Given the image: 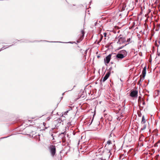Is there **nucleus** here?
Returning a JSON list of instances; mask_svg holds the SVG:
<instances>
[{"mask_svg": "<svg viewBox=\"0 0 160 160\" xmlns=\"http://www.w3.org/2000/svg\"><path fill=\"white\" fill-rule=\"evenodd\" d=\"M121 35H120L119 36H117L116 37V39H118V41L117 42L118 44H121L122 43H125L126 42V39L125 37H122Z\"/></svg>", "mask_w": 160, "mask_h": 160, "instance_id": "nucleus-1", "label": "nucleus"}, {"mask_svg": "<svg viewBox=\"0 0 160 160\" xmlns=\"http://www.w3.org/2000/svg\"><path fill=\"white\" fill-rule=\"evenodd\" d=\"M146 66H145L143 68L142 75H140V78L139 81L140 82H142V81L144 80L145 77V76L146 74Z\"/></svg>", "mask_w": 160, "mask_h": 160, "instance_id": "nucleus-2", "label": "nucleus"}, {"mask_svg": "<svg viewBox=\"0 0 160 160\" xmlns=\"http://www.w3.org/2000/svg\"><path fill=\"white\" fill-rule=\"evenodd\" d=\"M50 152L52 156H54L56 152V148L54 145H51L49 147Z\"/></svg>", "mask_w": 160, "mask_h": 160, "instance_id": "nucleus-3", "label": "nucleus"}, {"mask_svg": "<svg viewBox=\"0 0 160 160\" xmlns=\"http://www.w3.org/2000/svg\"><path fill=\"white\" fill-rule=\"evenodd\" d=\"M138 91L136 90H132L130 91V96L132 98H137L138 97Z\"/></svg>", "mask_w": 160, "mask_h": 160, "instance_id": "nucleus-4", "label": "nucleus"}, {"mask_svg": "<svg viewBox=\"0 0 160 160\" xmlns=\"http://www.w3.org/2000/svg\"><path fill=\"white\" fill-rule=\"evenodd\" d=\"M111 56L112 54H109L104 58V61L106 64H108L111 58Z\"/></svg>", "mask_w": 160, "mask_h": 160, "instance_id": "nucleus-5", "label": "nucleus"}, {"mask_svg": "<svg viewBox=\"0 0 160 160\" xmlns=\"http://www.w3.org/2000/svg\"><path fill=\"white\" fill-rule=\"evenodd\" d=\"M111 73V72H108L106 73L104 77L103 80L102 81L103 82H104L105 81H106L107 79L108 78L109 76L110 75Z\"/></svg>", "mask_w": 160, "mask_h": 160, "instance_id": "nucleus-6", "label": "nucleus"}, {"mask_svg": "<svg viewBox=\"0 0 160 160\" xmlns=\"http://www.w3.org/2000/svg\"><path fill=\"white\" fill-rule=\"evenodd\" d=\"M115 57L117 59H122L124 58L125 57L123 55L121 54L119 52L115 56Z\"/></svg>", "mask_w": 160, "mask_h": 160, "instance_id": "nucleus-7", "label": "nucleus"}, {"mask_svg": "<svg viewBox=\"0 0 160 160\" xmlns=\"http://www.w3.org/2000/svg\"><path fill=\"white\" fill-rule=\"evenodd\" d=\"M119 52L121 54L123 55L124 57H125L127 55L128 53L127 52L124 50L120 51Z\"/></svg>", "mask_w": 160, "mask_h": 160, "instance_id": "nucleus-8", "label": "nucleus"}, {"mask_svg": "<svg viewBox=\"0 0 160 160\" xmlns=\"http://www.w3.org/2000/svg\"><path fill=\"white\" fill-rule=\"evenodd\" d=\"M146 122V119L145 118L144 116L143 115L142 117L141 123L142 124H144Z\"/></svg>", "mask_w": 160, "mask_h": 160, "instance_id": "nucleus-9", "label": "nucleus"}, {"mask_svg": "<svg viewBox=\"0 0 160 160\" xmlns=\"http://www.w3.org/2000/svg\"><path fill=\"white\" fill-rule=\"evenodd\" d=\"M81 33L82 34V35L81 37L82 38L81 39V41L82 40V39H83L84 36L85 32H84V30H82L81 31Z\"/></svg>", "mask_w": 160, "mask_h": 160, "instance_id": "nucleus-10", "label": "nucleus"}, {"mask_svg": "<svg viewBox=\"0 0 160 160\" xmlns=\"http://www.w3.org/2000/svg\"><path fill=\"white\" fill-rule=\"evenodd\" d=\"M143 100V99L142 98L141 96H139L138 99V102L139 103H140Z\"/></svg>", "mask_w": 160, "mask_h": 160, "instance_id": "nucleus-11", "label": "nucleus"}, {"mask_svg": "<svg viewBox=\"0 0 160 160\" xmlns=\"http://www.w3.org/2000/svg\"><path fill=\"white\" fill-rule=\"evenodd\" d=\"M150 139L148 138V137H147L145 139V141L147 143H148L149 142Z\"/></svg>", "mask_w": 160, "mask_h": 160, "instance_id": "nucleus-12", "label": "nucleus"}, {"mask_svg": "<svg viewBox=\"0 0 160 160\" xmlns=\"http://www.w3.org/2000/svg\"><path fill=\"white\" fill-rule=\"evenodd\" d=\"M146 125L145 124H144L143 125V128H142L141 129V130H144L145 129H146Z\"/></svg>", "mask_w": 160, "mask_h": 160, "instance_id": "nucleus-13", "label": "nucleus"}, {"mask_svg": "<svg viewBox=\"0 0 160 160\" xmlns=\"http://www.w3.org/2000/svg\"><path fill=\"white\" fill-rule=\"evenodd\" d=\"M128 44H126L124 45V46H122L121 47H119L117 49V50H120V49H122V48H123L124 46H126V45H127Z\"/></svg>", "mask_w": 160, "mask_h": 160, "instance_id": "nucleus-14", "label": "nucleus"}, {"mask_svg": "<svg viewBox=\"0 0 160 160\" xmlns=\"http://www.w3.org/2000/svg\"><path fill=\"white\" fill-rule=\"evenodd\" d=\"M45 42H49L48 41H44ZM60 42V43H65V42Z\"/></svg>", "mask_w": 160, "mask_h": 160, "instance_id": "nucleus-15", "label": "nucleus"}, {"mask_svg": "<svg viewBox=\"0 0 160 160\" xmlns=\"http://www.w3.org/2000/svg\"><path fill=\"white\" fill-rule=\"evenodd\" d=\"M107 143L108 145H110V144H111V141L110 140H108L107 142Z\"/></svg>", "mask_w": 160, "mask_h": 160, "instance_id": "nucleus-16", "label": "nucleus"}, {"mask_svg": "<svg viewBox=\"0 0 160 160\" xmlns=\"http://www.w3.org/2000/svg\"><path fill=\"white\" fill-rule=\"evenodd\" d=\"M57 121L60 123H61L62 122V120L61 119L59 118L57 119Z\"/></svg>", "mask_w": 160, "mask_h": 160, "instance_id": "nucleus-17", "label": "nucleus"}, {"mask_svg": "<svg viewBox=\"0 0 160 160\" xmlns=\"http://www.w3.org/2000/svg\"><path fill=\"white\" fill-rule=\"evenodd\" d=\"M131 40V38H128L127 39V41H126V42H129Z\"/></svg>", "mask_w": 160, "mask_h": 160, "instance_id": "nucleus-18", "label": "nucleus"}, {"mask_svg": "<svg viewBox=\"0 0 160 160\" xmlns=\"http://www.w3.org/2000/svg\"><path fill=\"white\" fill-rule=\"evenodd\" d=\"M142 137L144 138V136L142 134H141V135L140 136L139 139H140V138H142Z\"/></svg>", "mask_w": 160, "mask_h": 160, "instance_id": "nucleus-19", "label": "nucleus"}, {"mask_svg": "<svg viewBox=\"0 0 160 160\" xmlns=\"http://www.w3.org/2000/svg\"><path fill=\"white\" fill-rule=\"evenodd\" d=\"M112 69V67H111L110 68H109V72H110Z\"/></svg>", "mask_w": 160, "mask_h": 160, "instance_id": "nucleus-20", "label": "nucleus"}, {"mask_svg": "<svg viewBox=\"0 0 160 160\" xmlns=\"http://www.w3.org/2000/svg\"><path fill=\"white\" fill-rule=\"evenodd\" d=\"M138 116L139 117H141L142 116V114L141 113L139 114H138Z\"/></svg>", "mask_w": 160, "mask_h": 160, "instance_id": "nucleus-21", "label": "nucleus"}, {"mask_svg": "<svg viewBox=\"0 0 160 160\" xmlns=\"http://www.w3.org/2000/svg\"><path fill=\"white\" fill-rule=\"evenodd\" d=\"M93 119H92V121H91V122H90V123L89 124V126H90V125H91L92 124V121H93Z\"/></svg>", "mask_w": 160, "mask_h": 160, "instance_id": "nucleus-22", "label": "nucleus"}, {"mask_svg": "<svg viewBox=\"0 0 160 160\" xmlns=\"http://www.w3.org/2000/svg\"><path fill=\"white\" fill-rule=\"evenodd\" d=\"M64 133H65V132H64L63 133H62L61 134H60L59 136H60L62 135H64Z\"/></svg>", "mask_w": 160, "mask_h": 160, "instance_id": "nucleus-23", "label": "nucleus"}, {"mask_svg": "<svg viewBox=\"0 0 160 160\" xmlns=\"http://www.w3.org/2000/svg\"><path fill=\"white\" fill-rule=\"evenodd\" d=\"M143 101L142 104L143 105H144L145 104V102L144 101V100H143V101Z\"/></svg>", "mask_w": 160, "mask_h": 160, "instance_id": "nucleus-24", "label": "nucleus"}, {"mask_svg": "<svg viewBox=\"0 0 160 160\" xmlns=\"http://www.w3.org/2000/svg\"><path fill=\"white\" fill-rule=\"evenodd\" d=\"M158 28H159L160 27V24L158 25Z\"/></svg>", "mask_w": 160, "mask_h": 160, "instance_id": "nucleus-25", "label": "nucleus"}, {"mask_svg": "<svg viewBox=\"0 0 160 160\" xmlns=\"http://www.w3.org/2000/svg\"><path fill=\"white\" fill-rule=\"evenodd\" d=\"M159 28H156V31H158V30H159Z\"/></svg>", "mask_w": 160, "mask_h": 160, "instance_id": "nucleus-26", "label": "nucleus"}, {"mask_svg": "<svg viewBox=\"0 0 160 160\" xmlns=\"http://www.w3.org/2000/svg\"><path fill=\"white\" fill-rule=\"evenodd\" d=\"M107 35V33H104V36L105 37H106Z\"/></svg>", "mask_w": 160, "mask_h": 160, "instance_id": "nucleus-27", "label": "nucleus"}, {"mask_svg": "<svg viewBox=\"0 0 160 160\" xmlns=\"http://www.w3.org/2000/svg\"><path fill=\"white\" fill-rule=\"evenodd\" d=\"M51 136H52V137H53V139H54V136H53V134H52Z\"/></svg>", "mask_w": 160, "mask_h": 160, "instance_id": "nucleus-28", "label": "nucleus"}, {"mask_svg": "<svg viewBox=\"0 0 160 160\" xmlns=\"http://www.w3.org/2000/svg\"><path fill=\"white\" fill-rule=\"evenodd\" d=\"M3 47H2V48H1V49H0V51H1V50H3Z\"/></svg>", "mask_w": 160, "mask_h": 160, "instance_id": "nucleus-29", "label": "nucleus"}, {"mask_svg": "<svg viewBox=\"0 0 160 160\" xmlns=\"http://www.w3.org/2000/svg\"><path fill=\"white\" fill-rule=\"evenodd\" d=\"M97 24V22H96L95 23V26H96V25Z\"/></svg>", "mask_w": 160, "mask_h": 160, "instance_id": "nucleus-30", "label": "nucleus"}, {"mask_svg": "<svg viewBox=\"0 0 160 160\" xmlns=\"http://www.w3.org/2000/svg\"><path fill=\"white\" fill-rule=\"evenodd\" d=\"M100 57V56H97V58H99Z\"/></svg>", "mask_w": 160, "mask_h": 160, "instance_id": "nucleus-31", "label": "nucleus"}, {"mask_svg": "<svg viewBox=\"0 0 160 160\" xmlns=\"http://www.w3.org/2000/svg\"><path fill=\"white\" fill-rule=\"evenodd\" d=\"M158 56H159L160 55V53H158Z\"/></svg>", "mask_w": 160, "mask_h": 160, "instance_id": "nucleus-32", "label": "nucleus"}, {"mask_svg": "<svg viewBox=\"0 0 160 160\" xmlns=\"http://www.w3.org/2000/svg\"><path fill=\"white\" fill-rule=\"evenodd\" d=\"M80 42V41H78H78H77V42H78H78Z\"/></svg>", "mask_w": 160, "mask_h": 160, "instance_id": "nucleus-33", "label": "nucleus"}, {"mask_svg": "<svg viewBox=\"0 0 160 160\" xmlns=\"http://www.w3.org/2000/svg\"><path fill=\"white\" fill-rule=\"evenodd\" d=\"M158 143H160V140H159L158 142Z\"/></svg>", "mask_w": 160, "mask_h": 160, "instance_id": "nucleus-34", "label": "nucleus"}, {"mask_svg": "<svg viewBox=\"0 0 160 160\" xmlns=\"http://www.w3.org/2000/svg\"><path fill=\"white\" fill-rule=\"evenodd\" d=\"M45 123H44V122H43V124L44 126H45Z\"/></svg>", "mask_w": 160, "mask_h": 160, "instance_id": "nucleus-35", "label": "nucleus"}, {"mask_svg": "<svg viewBox=\"0 0 160 160\" xmlns=\"http://www.w3.org/2000/svg\"><path fill=\"white\" fill-rule=\"evenodd\" d=\"M69 43H72V42H68Z\"/></svg>", "mask_w": 160, "mask_h": 160, "instance_id": "nucleus-36", "label": "nucleus"}, {"mask_svg": "<svg viewBox=\"0 0 160 160\" xmlns=\"http://www.w3.org/2000/svg\"><path fill=\"white\" fill-rule=\"evenodd\" d=\"M100 160H106L105 159H101Z\"/></svg>", "mask_w": 160, "mask_h": 160, "instance_id": "nucleus-37", "label": "nucleus"}, {"mask_svg": "<svg viewBox=\"0 0 160 160\" xmlns=\"http://www.w3.org/2000/svg\"><path fill=\"white\" fill-rule=\"evenodd\" d=\"M7 137H4L2 138H6Z\"/></svg>", "mask_w": 160, "mask_h": 160, "instance_id": "nucleus-38", "label": "nucleus"}, {"mask_svg": "<svg viewBox=\"0 0 160 160\" xmlns=\"http://www.w3.org/2000/svg\"><path fill=\"white\" fill-rule=\"evenodd\" d=\"M64 94V92L62 94V95H63Z\"/></svg>", "mask_w": 160, "mask_h": 160, "instance_id": "nucleus-39", "label": "nucleus"}, {"mask_svg": "<svg viewBox=\"0 0 160 160\" xmlns=\"http://www.w3.org/2000/svg\"><path fill=\"white\" fill-rule=\"evenodd\" d=\"M53 112V111H52V113H51V114H52Z\"/></svg>", "mask_w": 160, "mask_h": 160, "instance_id": "nucleus-40", "label": "nucleus"}, {"mask_svg": "<svg viewBox=\"0 0 160 160\" xmlns=\"http://www.w3.org/2000/svg\"><path fill=\"white\" fill-rule=\"evenodd\" d=\"M120 80L121 81H122V80L121 79H120Z\"/></svg>", "mask_w": 160, "mask_h": 160, "instance_id": "nucleus-41", "label": "nucleus"}, {"mask_svg": "<svg viewBox=\"0 0 160 160\" xmlns=\"http://www.w3.org/2000/svg\"><path fill=\"white\" fill-rule=\"evenodd\" d=\"M142 146H143V144H142Z\"/></svg>", "mask_w": 160, "mask_h": 160, "instance_id": "nucleus-42", "label": "nucleus"}, {"mask_svg": "<svg viewBox=\"0 0 160 160\" xmlns=\"http://www.w3.org/2000/svg\"><path fill=\"white\" fill-rule=\"evenodd\" d=\"M109 152H110V150H109Z\"/></svg>", "mask_w": 160, "mask_h": 160, "instance_id": "nucleus-43", "label": "nucleus"}, {"mask_svg": "<svg viewBox=\"0 0 160 160\" xmlns=\"http://www.w3.org/2000/svg\"><path fill=\"white\" fill-rule=\"evenodd\" d=\"M75 87V86H74V87H73V88H74V87Z\"/></svg>", "mask_w": 160, "mask_h": 160, "instance_id": "nucleus-44", "label": "nucleus"}, {"mask_svg": "<svg viewBox=\"0 0 160 160\" xmlns=\"http://www.w3.org/2000/svg\"><path fill=\"white\" fill-rule=\"evenodd\" d=\"M112 64L113 63V62H111Z\"/></svg>", "mask_w": 160, "mask_h": 160, "instance_id": "nucleus-45", "label": "nucleus"}, {"mask_svg": "<svg viewBox=\"0 0 160 160\" xmlns=\"http://www.w3.org/2000/svg\"><path fill=\"white\" fill-rule=\"evenodd\" d=\"M48 120H49V117H48Z\"/></svg>", "mask_w": 160, "mask_h": 160, "instance_id": "nucleus-46", "label": "nucleus"}, {"mask_svg": "<svg viewBox=\"0 0 160 160\" xmlns=\"http://www.w3.org/2000/svg\"><path fill=\"white\" fill-rule=\"evenodd\" d=\"M48 120H49V117H48Z\"/></svg>", "mask_w": 160, "mask_h": 160, "instance_id": "nucleus-47", "label": "nucleus"}, {"mask_svg": "<svg viewBox=\"0 0 160 160\" xmlns=\"http://www.w3.org/2000/svg\"><path fill=\"white\" fill-rule=\"evenodd\" d=\"M48 120H49V117H48Z\"/></svg>", "mask_w": 160, "mask_h": 160, "instance_id": "nucleus-48", "label": "nucleus"}, {"mask_svg": "<svg viewBox=\"0 0 160 160\" xmlns=\"http://www.w3.org/2000/svg\"><path fill=\"white\" fill-rule=\"evenodd\" d=\"M11 46V45H10V46H9V47H10Z\"/></svg>", "mask_w": 160, "mask_h": 160, "instance_id": "nucleus-49", "label": "nucleus"}, {"mask_svg": "<svg viewBox=\"0 0 160 160\" xmlns=\"http://www.w3.org/2000/svg\"><path fill=\"white\" fill-rule=\"evenodd\" d=\"M62 97L61 98L62 99Z\"/></svg>", "mask_w": 160, "mask_h": 160, "instance_id": "nucleus-50", "label": "nucleus"}, {"mask_svg": "<svg viewBox=\"0 0 160 160\" xmlns=\"http://www.w3.org/2000/svg\"><path fill=\"white\" fill-rule=\"evenodd\" d=\"M53 128H52V130H53Z\"/></svg>", "mask_w": 160, "mask_h": 160, "instance_id": "nucleus-51", "label": "nucleus"}]
</instances>
